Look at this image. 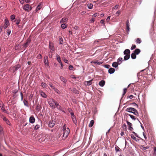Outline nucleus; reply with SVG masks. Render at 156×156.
Listing matches in <instances>:
<instances>
[{
  "label": "nucleus",
  "mask_w": 156,
  "mask_h": 156,
  "mask_svg": "<svg viewBox=\"0 0 156 156\" xmlns=\"http://www.w3.org/2000/svg\"><path fill=\"white\" fill-rule=\"evenodd\" d=\"M7 33L8 34V35H9L11 33V31L10 29H8L7 30Z\"/></svg>",
  "instance_id": "nucleus-50"
},
{
  "label": "nucleus",
  "mask_w": 156,
  "mask_h": 156,
  "mask_svg": "<svg viewBox=\"0 0 156 156\" xmlns=\"http://www.w3.org/2000/svg\"><path fill=\"white\" fill-rule=\"evenodd\" d=\"M40 105H37V106L36 109L37 110H39L40 109Z\"/></svg>",
  "instance_id": "nucleus-49"
},
{
  "label": "nucleus",
  "mask_w": 156,
  "mask_h": 156,
  "mask_svg": "<svg viewBox=\"0 0 156 156\" xmlns=\"http://www.w3.org/2000/svg\"><path fill=\"white\" fill-rule=\"evenodd\" d=\"M65 124L61 128V133L63 134L62 139H65L68 136L70 132L69 129L67 128H66Z\"/></svg>",
  "instance_id": "nucleus-1"
},
{
  "label": "nucleus",
  "mask_w": 156,
  "mask_h": 156,
  "mask_svg": "<svg viewBox=\"0 0 156 156\" xmlns=\"http://www.w3.org/2000/svg\"><path fill=\"white\" fill-rule=\"evenodd\" d=\"M130 29L129 27V26H126V30L127 32V34H128L130 30Z\"/></svg>",
  "instance_id": "nucleus-33"
},
{
  "label": "nucleus",
  "mask_w": 156,
  "mask_h": 156,
  "mask_svg": "<svg viewBox=\"0 0 156 156\" xmlns=\"http://www.w3.org/2000/svg\"><path fill=\"white\" fill-rule=\"evenodd\" d=\"M35 119L34 117L31 116L29 119V122L31 123H33L34 122Z\"/></svg>",
  "instance_id": "nucleus-12"
},
{
  "label": "nucleus",
  "mask_w": 156,
  "mask_h": 156,
  "mask_svg": "<svg viewBox=\"0 0 156 156\" xmlns=\"http://www.w3.org/2000/svg\"><path fill=\"white\" fill-rule=\"evenodd\" d=\"M102 40V39L96 40L94 42V45L95 46H99L100 43Z\"/></svg>",
  "instance_id": "nucleus-5"
},
{
  "label": "nucleus",
  "mask_w": 156,
  "mask_h": 156,
  "mask_svg": "<svg viewBox=\"0 0 156 156\" xmlns=\"http://www.w3.org/2000/svg\"><path fill=\"white\" fill-rule=\"evenodd\" d=\"M59 63H61V69H62L63 68V65L62 64V63L61 62V60L59 57Z\"/></svg>",
  "instance_id": "nucleus-38"
},
{
  "label": "nucleus",
  "mask_w": 156,
  "mask_h": 156,
  "mask_svg": "<svg viewBox=\"0 0 156 156\" xmlns=\"http://www.w3.org/2000/svg\"><path fill=\"white\" fill-rule=\"evenodd\" d=\"M3 120L6 122L7 124H8L9 125H10V123L9 121L5 117H4V118H3Z\"/></svg>",
  "instance_id": "nucleus-26"
},
{
  "label": "nucleus",
  "mask_w": 156,
  "mask_h": 156,
  "mask_svg": "<svg viewBox=\"0 0 156 156\" xmlns=\"http://www.w3.org/2000/svg\"><path fill=\"white\" fill-rule=\"evenodd\" d=\"M20 66L19 65H17L15 67H14L13 69V71H16V70H17L18 69V68H20Z\"/></svg>",
  "instance_id": "nucleus-28"
},
{
  "label": "nucleus",
  "mask_w": 156,
  "mask_h": 156,
  "mask_svg": "<svg viewBox=\"0 0 156 156\" xmlns=\"http://www.w3.org/2000/svg\"><path fill=\"white\" fill-rule=\"evenodd\" d=\"M123 53L125 55L124 57V60H127L129 58L130 56V51L129 49H125Z\"/></svg>",
  "instance_id": "nucleus-2"
},
{
  "label": "nucleus",
  "mask_w": 156,
  "mask_h": 156,
  "mask_svg": "<svg viewBox=\"0 0 156 156\" xmlns=\"http://www.w3.org/2000/svg\"><path fill=\"white\" fill-rule=\"evenodd\" d=\"M115 71V69H114L111 68L108 69V71L109 73L110 74H112Z\"/></svg>",
  "instance_id": "nucleus-15"
},
{
  "label": "nucleus",
  "mask_w": 156,
  "mask_h": 156,
  "mask_svg": "<svg viewBox=\"0 0 156 156\" xmlns=\"http://www.w3.org/2000/svg\"><path fill=\"white\" fill-rule=\"evenodd\" d=\"M67 27V25H66V23L62 24L61 26V27L62 29H65Z\"/></svg>",
  "instance_id": "nucleus-31"
},
{
  "label": "nucleus",
  "mask_w": 156,
  "mask_h": 156,
  "mask_svg": "<svg viewBox=\"0 0 156 156\" xmlns=\"http://www.w3.org/2000/svg\"><path fill=\"white\" fill-rule=\"evenodd\" d=\"M60 79L64 83H66V80L65 79V78L62 77V76H61L60 77Z\"/></svg>",
  "instance_id": "nucleus-25"
},
{
  "label": "nucleus",
  "mask_w": 156,
  "mask_h": 156,
  "mask_svg": "<svg viewBox=\"0 0 156 156\" xmlns=\"http://www.w3.org/2000/svg\"><path fill=\"white\" fill-rule=\"evenodd\" d=\"M133 113L135 115H137V116H138L139 115V113L136 110L135 111L133 112Z\"/></svg>",
  "instance_id": "nucleus-39"
},
{
  "label": "nucleus",
  "mask_w": 156,
  "mask_h": 156,
  "mask_svg": "<svg viewBox=\"0 0 156 156\" xmlns=\"http://www.w3.org/2000/svg\"><path fill=\"white\" fill-rule=\"evenodd\" d=\"M131 136L132 139L136 141H137V140H139L138 139H137V138L135 137L134 135L133 134H131Z\"/></svg>",
  "instance_id": "nucleus-29"
},
{
  "label": "nucleus",
  "mask_w": 156,
  "mask_h": 156,
  "mask_svg": "<svg viewBox=\"0 0 156 156\" xmlns=\"http://www.w3.org/2000/svg\"><path fill=\"white\" fill-rule=\"evenodd\" d=\"M41 85L43 87H46V84L44 83H42Z\"/></svg>",
  "instance_id": "nucleus-42"
},
{
  "label": "nucleus",
  "mask_w": 156,
  "mask_h": 156,
  "mask_svg": "<svg viewBox=\"0 0 156 156\" xmlns=\"http://www.w3.org/2000/svg\"><path fill=\"white\" fill-rule=\"evenodd\" d=\"M92 80L90 81H87L86 82L87 83L86 85L87 86H90L92 84Z\"/></svg>",
  "instance_id": "nucleus-30"
},
{
  "label": "nucleus",
  "mask_w": 156,
  "mask_h": 156,
  "mask_svg": "<svg viewBox=\"0 0 156 156\" xmlns=\"http://www.w3.org/2000/svg\"><path fill=\"white\" fill-rule=\"evenodd\" d=\"M40 125L37 124L34 127V129H35V130H37V129H38L39 128H40Z\"/></svg>",
  "instance_id": "nucleus-34"
},
{
  "label": "nucleus",
  "mask_w": 156,
  "mask_h": 156,
  "mask_svg": "<svg viewBox=\"0 0 156 156\" xmlns=\"http://www.w3.org/2000/svg\"><path fill=\"white\" fill-rule=\"evenodd\" d=\"M104 22H105V21L104 20H101V24H104Z\"/></svg>",
  "instance_id": "nucleus-60"
},
{
  "label": "nucleus",
  "mask_w": 156,
  "mask_h": 156,
  "mask_svg": "<svg viewBox=\"0 0 156 156\" xmlns=\"http://www.w3.org/2000/svg\"><path fill=\"white\" fill-rule=\"evenodd\" d=\"M23 103H24L25 105L27 106V101L25 100H24L23 101Z\"/></svg>",
  "instance_id": "nucleus-54"
},
{
  "label": "nucleus",
  "mask_w": 156,
  "mask_h": 156,
  "mask_svg": "<svg viewBox=\"0 0 156 156\" xmlns=\"http://www.w3.org/2000/svg\"><path fill=\"white\" fill-rule=\"evenodd\" d=\"M110 17L111 16H108L106 19V21H107V22H109V21H110Z\"/></svg>",
  "instance_id": "nucleus-48"
},
{
  "label": "nucleus",
  "mask_w": 156,
  "mask_h": 156,
  "mask_svg": "<svg viewBox=\"0 0 156 156\" xmlns=\"http://www.w3.org/2000/svg\"><path fill=\"white\" fill-rule=\"evenodd\" d=\"M38 57L39 58L41 59L42 58V56L41 54H39L38 55Z\"/></svg>",
  "instance_id": "nucleus-63"
},
{
  "label": "nucleus",
  "mask_w": 156,
  "mask_h": 156,
  "mask_svg": "<svg viewBox=\"0 0 156 156\" xmlns=\"http://www.w3.org/2000/svg\"><path fill=\"white\" fill-rule=\"evenodd\" d=\"M68 20V18H63L61 20L60 22V23H64L66 22Z\"/></svg>",
  "instance_id": "nucleus-17"
},
{
  "label": "nucleus",
  "mask_w": 156,
  "mask_h": 156,
  "mask_svg": "<svg viewBox=\"0 0 156 156\" xmlns=\"http://www.w3.org/2000/svg\"><path fill=\"white\" fill-rule=\"evenodd\" d=\"M133 109V108H128L126 109V111L132 113V110Z\"/></svg>",
  "instance_id": "nucleus-19"
},
{
  "label": "nucleus",
  "mask_w": 156,
  "mask_h": 156,
  "mask_svg": "<svg viewBox=\"0 0 156 156\" xmlns=\"http://www.w3.org/2000/svg\"><path fill=\"white\" fill-rule=\"evenodd\" d=\"M55 125L54 123L52 121H50L49 122L48 125L49 126L51 127H52Z\"/></svg>",
  "instance_id": "nucleus-16"
},
{
  "label": "nucleus",
  "mask_w": 156,
  "mask_h": 156,
  "mask_svg": "<svg viewBox=\"0 0 156 156\" xmlns=\"http://www.w3.org/2000/svg\"><path fill=\"white\" fill-rule=\"evenodd\" d=\"M20 23V21L19 20H18L17 21H16V25H17V26H18L19 24Z\"/></svg>",
  "instance_id": "nucleus-59"
},
{
  "label": "nucleus",
  "mask_w": 156,
  "mask_h": 156,
  "mask_svg": "<svg viewBox=\"0 0 156 156\" xmlns=\"http://www.w3.org/2000/svg\"><path fill=\"white\" fill-rule=\"evenodd\" d=\"M15 16L14 15H12L11 16V20H13L14 19H15Z\"/></svg>",
  "instance_id": "nucleus-41"
},
{
  "label": "nucleus",
  "mask_w": 156,
  "mask_h": 156,
  "mask_svg": "<svg viewBox=\"0 0 156 156\" xmlns=\"http://www.w3.org/2000/svg\"><path fill=\"white\" fill-rule=\"evenodd\" d=\"M140 49H135L133 52L131 54V57L133 59H135L136 58V55H138L140 52Z\"/></svg>",
  "instance_id": "nucleus-3"
},
{
  "label": "nucleus",
  "mask_w": 156,
  "mask_h": 156,
  "mask_svg": "<svg viewBox=\"0 0 156 156\" xmlns=\"http://www.w3.org/2000/svg\"><path fill=\"white\" fill-rule=\"evenodd\" d=\"M30 39L29 38H28L27 41V42L25 43L24 44V48H26L29 45V44L30 43Z\"/></svg>",
  "instance_id": "nucleus-10"
},
{
  "label": "nucleus",
  "mask_w": 156,
  "mask_h": 156,
  "mask_svg": "<svg viewBox=\"0 0 156 156\" xmlns=\"http://www.w3.org/2000/svg\"><path fill=\"white\" fill-rule=\"evenodd\" d=\"M115 150L116 152H117L119 151L120 149L119 148V147L118 146L116 145L115 147Z\"/></svg>",
  "instance_id": "nucleus-35"
},
{
  "label": "nucleus",
  "mask_w": 156,
  "mask_h": 156,
  "mask_svg": "<svg viewBox=\"0 0 156 156\" xmlns=\"http://www.w3.org/2000/svg\"><path fill=\"white\" fill-rule=\"evenodd\" d=\"M126 125L125 124H124L123 125V128H125L126 129Z\"/></svg>",
  "instance_id": "nucleus-64"
},
{
  "label": "nucleus",
  "mask_w": 156,
  "mask_h": 156,
  "mask_svg": "<svg viewBox=\"0 0 156 156\" xmlns=\"http://www.w3.org/2000/svg\"><path fill=\"white\" fill-rule=\"evenodd\" d=\"M105 82L104 80H102L99 83V85L101 87H103L105 84Z\"/></svg>",
  "instance_id": "nucleus-14"
},
{
  "label": "nucleus",
  "mask_w": 156,
  "mask_h": 156,
  "mask_svg": "<svg viewBox=\"0 0 156 156\" xmlns=\"http://www.w3.org/2000/svg\"><path fill=\"white\" fill-rule=\"evenodd\" d=\"M105 67L106 68H107V69H108L109 68V67H110V66L108 65H105Z\"/></svg>",
  "instance_id": "nucleus-58"
},
{
  "label": "nucleus",
  "mask_w": 156,
  "mask_h": 156,
  "mask_svg": "<svg viewBox=\"0 0 156 156\" xmlns=\"http://www.w3.org/2000/svg\"><path fill=\"white\" fill-rule=\"evenodd\" d=\"M95 21V19L94 18H92V19L90 20V22L93 23Z\"/></svg>",
  "instance_id": "nucleus-47"
},
{
  "label": "nucleus",
  "mask_w": 156,
  "mask_h": 156,
  "mask_svg": "<svg viewBox=\"0 0 156 156\" xmlns=\"http://www.w3.org/2000/svg\"><path fill=\"white\" fill-rule=\"evenodd\" d=\"M126 122L127 123L128 126H129V129L130 131H132L133 130V128L131 126L132 125V124L129 122L127 120L126 121Z\"/></svg>",
  "instance_id": "nucleus-8"
},
{
  "label": "nucleus",
  "mask_w": 156,
  "mask_h": 156,
  "mask_svg": "<svg viewBox=\"0 0 156 156\" xmlns=\"http://www.w3.org/2000/svg\"><path fill=\"white\" fill-rule=\"evenodd\" d=\"M136 48V46L135 45H132L131 49H135Z\"/></svg>",
  "instance_id": "nucleus-55"
},
{
  "label": "nucleus",
  "mask_w": 156,
  "mask_h": 156,
  "mask_svg": "<svg viewBox=\"0 0 156 156\" xmlns=\"http://www.w3.org/2000/svg\"><path fill=\"white\" fill-rule=\"evenodd\" d=\"M135 41L137 44H140L142 41L140 38H137L136 40Z\"/></svg>",
  "instance_id": "nucleus-21"
},
{
  "label": "nucleus",
  "mask_w": 156,
  "mask_h": 156,
  "mask_svg": "<svg viewBox=\"0 0 156 156\" xmlns=\"http://www.w3.org/2000/svg\"><path fill=\"white\" fill-rule=\"evenodd\" d=\"M87 5L89 9H92L93 7V5L91 3L87 4Z\"/></svg>",
  "instance_id": "nucleus-23"
},
{
  "label": "nucleus",
  "mask_w": 156,
  "mask_h": 156,
  "mask_svg": "<svg viewBox=\"0 0 156 156\" xmlns=\"http://www.w3.org/2000/svg\"><path fill=\"white\" fill-rule=\"evenodd\" d=\"M121 13V12L120 11H118L116 13V14L117 15H118V16H119V14H120Z\"/></svg>",
  "instance_id": "nucleus-56"
},
{
  "label": "nucleus",
  "mask_w": 156,
  "mask_h": 156,
  "mask_svg": "<svg viewBox=\"0 0 156 156\" xmlns=\"http://www.w3.org/2000/svg\"><path fill=\"white\" fill-rule=\"evenodd\" d=\"M129 26V22L128 20H127L126 22V26Z\"/></svg>",
  "instance_id": "nucleus-53"
},
{
  "label": "nucleus",
  "mask_w": 156,
  "mask_h": 156,
  "mask_svg": "<svg viewBox=\"0 0 156 156\" xmlns=\"http://www.w3.org/2000/svg\"><path fill=\"white\" fill-rule=\"evenodd\" d=\"M127 91V88H125L124 89H123V93L122 94V96H123L124 95H125V94L126 93Z\"/></svg>",
  "instance_id": "nucleus-36"
},
{
  "label": "nucleus",
  "mask_w": 156,
  "mask_h": 156,
  "mask_svg": "<svg viewBox=\"0 0 156 156\" xmlns=\"http://www.w3.org/2000/svg\"><path fill=\"white\" fill-rule=\"evenodd\" d=\"M122 61V58H119L117 60V63L119 65L121 63Z\"/></svg>",
  "instance_id": "nucleus-24"
},
{
  "label": "nucleus",
  "mask_w": 156,
  "mask_h": 156,
  "mask_svg": "<svg viewBox=\"0 0 156 156\" xmlns=\"http://www.w3.org/2000/svg\"><path fill=\"white\" fill-rule=\"evenodd\" d=\"M72 119L73 122L75 124H76V123L77 121H76V116H75V115L73 116H72Z\"/></svg>",
  "instance_id": "nucleus-18"
},
{
  "label": "nucleus",
  "mask_w": 156,
  "mask_h": 156,
  "mask_svg": "<svg viewBox=\"0 0 156 156\" xmlns=\"http://www.w3.org/2000/svg\"><path fill=\"white\" fill-rule=\"evenodd\" d=\"M44 62L46 66H47L48 67H49L48 57L47 56H45L44 57Z\"/></svg>",
  "instance_id": "nucleus-6"
},
{
  "label": "nucleus",
  "mask_w": 156,
  "mask_h": 156,
  "mask_svg": "<svg viewBox=\"0 0 156 156\" xmlns=\"http://www.w3.org/2000/svg\"><path fill=\"white\" fill-rule=\"evenodd\" d=\"M39 93L44 98H46L47 97V95L42 91L40 90L39 91Z\"/></svg>",
  "instance_id": "nucleus-13"
},
{
  "label": "nucleus",
  "mask_w": 156,
  "mask_h": 156,
  "mask_svg": "<svg viewBox=\"0 0 156 156\" xmlns=\"http://www.w3.org/2000/svg\"><path fill=\"white\" fill-rule=\"evenodd\" d=\"M43 6V3L41 2L39 3V5L37 6L36 9V12L37 11L39 10H40L41 9L42 7Z\"/></svg>",
  "instance_id": "nucleus-11"
},
{
  "label": "nucleus",
  "mask_w": 156,
  "mask_h": 156,
  "mask_svg": "<svg viewBox=\"0 0 156 156\" xmlns=\"http://www.w3.org/2000/svg\"><path fill=\"white\" fill-rule=\"evenodd\" d=\"M94 123V121L93 120H92L90 121V123L89 125V127H92Z\"/></svg>",
  "instance_id": "nucleus-22"
},
{
  "label": "nucleus",
  "mask_w": 156,
  "mask_h": 156,
  "mask_svg": "<svg viewBox=\"0 0 156 156\" xmlns=\"http://www.w3.org/2000/svg\"><path fill=\"white\" fill-rule=\"evenodd\" d=\"M99 16V14L97 13H95L93 15V16L94 17H95L96 16Z\"/></svg>",
  "instance_id": "nucleus-51"
},
{
  "label": "nucleus",
  "mask_w": 156,
  "mask_h": 156,
  "mask_svg": "<svg viewBox=\"0 0 156 156\" xmlns=\"http://www.w3.org/2000/svg\"><path fill=\"white\" fill-rule=\"evenodd\" d=\"M21 96V100L22 101L23 100V95L22 94V93H20Z\"/></svg>",
  "instance_id": "nucleus-61"
},
{
  "label": "nucleus",
  "mask_w": 156,
  "mask_h": 156,
  "mask_svg": "<svg viewBox=\"0 0 156 156\" xmlns=\"http://www.w3.org/2000/svg\"><path fill=\"white\" fill-rule=\"evenodd\" d=\"M49 48L52 49L53 48V44L52 43H49Z\"/></svg>",
  "instance_id": "nucleus-44"
},
{
  "label": "nucleus",
  "mask_w": 156,
  "mask_h": 156,
  "mask_svg": "<svg viewBox=\"0 0 156 156\" xmlns=\"http://www.w3.org/2000/svg\"><path fill=\"white\" fill-rule=\"evenodd\" d=\"M68 111H69V112L70 113H71V112H73L72 109L71 108H69L68 109Z\"/></svg>",
  "instance_id": "nucleus-52"
},
{
  "label": "nucleus",
  "mask_w": 156,
  "mask_h": 156,
  "mask_svg": "<svg viewBox=\"0 0 156 156\" xmlns=\"http://www.w3.org/2000/svg\"><path fill=\"white\" fill-rule=\"evenodd\" d=\"M49 85L51 88H52L53 89H54L57 92V93H58V92L57 91V90L58 91V90L57 89L56 90L55 87L52 84L50 83L49 84Z\"/></svg>",
  "instance_id": "nucleus-32"
},
{
  "label": "nucleus",
  "mask_w": 156,
  "mask_h": 156,
  "mask_svg": "<svg viewBox=\"0 0 156 156\" xmlns=\"http://www.w3.org/2000/svg\"><path fill=\"white\" fill-rule=\"evenodd\" d=\"M9 25V21L8 20L5 19V23L4 26V28L5 29H6L7 27Z\"/></svg>",
  "instance_id": "nucleus-9"
},
{
  "label": "nucleus",
  "mask_w": 156,
  "mask_h": 156,
  "mask_svg": "<svg viewBox=\"0 0 156 156\" xmlns=\"http://www.w3.org/2000/svg\"><path fill=\"white\" fill-rule=\"evenodd\" d=\"M73 66L72 65H70L69 67V69L70 70H72L73 69Z\"/></svg>",
  "instance_id": "nucleus-46"
},
{
  "label": "nucleus",
  "mask_w": 156,
  "mask_h": 156,
  "mask_svg": "<svg viewBox=\"0 0 156 156\" xmlns=\"http://www.w3.org/2000/svg\"><path fill=\"white\" fill-rule=\"evenodd\" d=\"M50 106L52 108H55V107H57L58 105L54 101H52V102H49Z\"/></svg>",
  "instance_id": "nucleus-7"
},
{
  "label": "nucleus",
  "mask_w": 156,
  "mask_h": 156,
  "mask_svg": "<svg viewBox=\"0 0 156 156\" xmlns=\"http://www.w3.org/2000/svg\"><path fill=\"white\" fill-rule=\"evenodd\" d=\"M118 7H119V5H116L112 9H117L118 8Z\"/></svg>",
  "instance_id": "nucleus-57"
},
{
  "label": "nucleus",
  "mask_w": 156,
  "mask_h": 156,
  "mask_svg": "<svg viewBox=\"0 0 156 156\" xmlns=\"http://www.w3.org/2000/svg\"><path fill=\"white\" fill-rule=\"evenodd\" d=\"M119 64L117 62H114L112 64V66L116 68L118 65Z\"/></svg>",
  "instance_id": "nucleus-20"
},
{
  "label": "nucleus",
  "mask_w": 156,
  "mask_h": 156,
  "mask_svg": "<svg viewBox=\"0 0 156 156\" xmlns=\"http://www.w3.org/2000/svg\"><path fill=\"white\" fill-rule=\"evenodd\" d=\"M126 115H129V116H130V118L132 119H133L134 120H135L136 119L135 118V117L133 115H130V114H128V113L126 114Z\"/></svg>",
  "instance_id": "nucleus-27"
},
{
  "label": "nucleus",
  "mask_w": 156,
  "mask_h": 156,
  "mask_svg": "<svg viewBox=\"0 0 156 156\" xmlns=\"http://www.w3.org/2000/svg\"><path fill=\"white\" fill-rule=\"evenodd\" d=\"M154 156H156V147H154Z\"/></svg>",
  "instance_id": "nucleus-43"
},
{
  "label": "nucleus",
  "mask_w": 156,
  "mask_h": 156,
  "mask_svg": "<svg viewBox=\"0 0 156 156\" xmlns=\"http://www.w3.org/2000/svg\"><path fill=\"white\" fill-rule=\"evenodd\" d=\"M59 44H63V40L62 38H59Z\"/></svg>",
  "instance_id": "nucleus-37"
},
{
  "label": "nucleus",
  "mask_w": 156,
  "mask_h": 156,
  "mask_svg": "<svg viewBox=\"0 0 156 156\" xmlns=\"http://www.w3.org/2000/svg\"><path fill=\"white\" fill-rule=\"evenodd\" d=\"M148 148V147H144L143 146H141V148L142 149H143L144 150H146Z\"/></svg>",
  "instance_id": "nucleus-45"
},
{
  "label": "nucleus",
  "mask_w": 156,
  "mask_h": 156,
  "mask_svg": "<svg viewBox=\"0 0 156 156\" xmlns=\"http://www.w3.org/2000/svg\"><path fill=\"white\" fill-rule=\"evenodd\" d=\"M19 1L20 3L22 4H23L24 3L23 0H19Z\"/></svg>",
  "instance_id": "nucleus-62"
},
{
  "label": "nucleus",
  "mask_w": 156,
  "mask_h": 156,
  "mask_svg": "<svg viewBox=\"0 0 156 156\" xmlns=\"http://www.w3.org/2000/svg\"><path fill=\"white\" fill-rule=\"evenodd\" d=\"M23 9L25 11L29 12L31 10L32 8L30 5L27 4L23 6Z\"/></svg>",
  "instance_id": "nucleus-4"
},
{
  "label": "nucleus",
  "mask_w": 156,
  "mask_h": 156,
  "mask_svg": "<svg viewBox=\"0 0 156 156\" xmlns=\"http://www.w3.org/2000/svg\"><path fill=\"white\" fill-rule=\"evenodd\" d=\"M103 63V62H98L97 61H96L95 64L98 65H100L102 64Z\"/></svg>",
  "instance_id": "nucleus-40"
}]
</instances>
